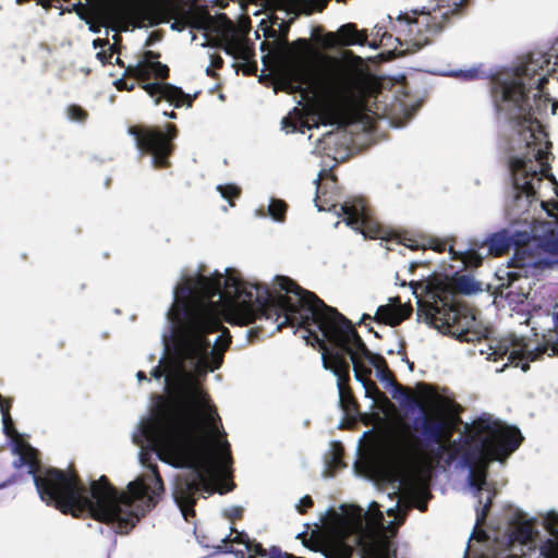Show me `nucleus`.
I'll use <instances>...</instances> for the list:
<instances>
[{"label": "nucleus", "instance_id": "1", "mask_svg": "<svg viewBox=\"0 0 558 558\" xmlns=\"http://www.w3.org/2000/svg\"><path fill=\"white\" fill-rule=\"evenodd\" d=\"M221 316L239 326L264 316L277 329H303V339L319 345L323 367L337 377L341 402L351 363L366 397L378 391L369 380L375 368L377 379L393 398H410L390 375L385 359L367 349L350 320L290 278L276 276L270 290L244 279L234 268L223 272L207 271L203 265L183 268L166 311V459L186 469L172 493L185 521L194 515L199 495L233 488L225 481L232 463L230 445L203 386L209 374L221 368L231 344Z\"/></svg>", "mask_w": 558, "mask_h": 558}, {"label": "nucleus", "instance_id": "2", "mask_svg": "<svg viewBox=\"0 0 558 558\" xmlns=\"http://www.w3.org/2000/svg\"><path fill=\"white\" fill-rule=\"evenodd\" d=\"M550 80L558 84V54L532 56L523 64L501 71L492 80L499 143L509 151L512 191L506 209L513 219L539 206L547 217L558 221L546 203L536 197L537 186L548 175L550 146L539 116L549 105L553 114L558 109V102L544 89Z\"/></svg>", "mask_w": 558, "mask_h": 558}, {"label": "nucleus", "instance_id": "3", "mask_svg": "<svg viewBox=\"0 0 558 558\" xmlns=\"http://www.w3.org/2000/svg\"><path fill=\"white\" fill-rule=\"evenodd\" d=\"M403 496L395 507L386 509L387 515L376 501L367 510L355 505H341L335 512L329 533L322 549L325 558H397L393 538L403 523L407 511L416 507L426 510V502H416V495L429 494L418 483L399 482Z\"/></svg>", "mask_w": 558, "mask_h": 558}, {"label": "nucleus", "instance_id": "4", "mask_svg": "<svg viewBox=\"0 0 558 558\" xmlns=\"http://www.w3.org/2000/svg\"><path fill=\"white\" fill-rule=\"evenodd\" d=\"M464 448L460 457V465L468 470L466 484L473 497L476 522L471 534L464 558H518L515 555L497 550L498 541L490 543L489 536L480 526L485 522L496 489L487 481V468L494 460L504 461L521 445L523 436L515 426H510L483 413L465 427L460 437Z\"/></svg>", "mask_w": 558, "mask_h": 558}, {"label": "nucleus", "instance_id": "5", "mask_svg": "<svg viewBox=\"0 0 558 558\" xmlns=\"http://www.w3.org/2000/svg\"><path fill=\"white\" fill-rule=\"evenodd\" d=\"M301 44L296 54L281 66L276 90L300 92L302 96L319 94L324 100L318 105L313 126L347 128L355 123L361 114L355 105L363 89L361 70L353 64L333 59L318 72L308 58V41Z\"/></svg>", "mask_w": 558, "mask_h": 558}, {"label": "nucleus", "instance_id": "6", "mask_svg": "<svg viewBox=\"0 0 558 558\" xmlns=\"http://www.w3.org/2000/svg\"><path fill=\"white\" fill-rule=\"evenodd\" d=\"M525 229L512 226L486 235L481 247L486 246L489 255L500 256L511 246L515 247L508 262L507 282L502 286L512 288L522 278L538 276L543 270L558 265L551 260V251L558 245V221L542 220L527 216L522 219Z\"/></svg>", "mask_w": 558, "mask_h": 558}, {"label": "nucleus", "instance_id": "7", "mask_svg": "<svg viewBox=\"0 0 558 558\" xmlns=\"http://www.w3.org/2000/svg\"><path fill=\"white\" fill-rule=\"evenodd\" d=\"M454 291L449 282L437 280L425 286L424 298H417L418 319L444 335L461 342H474L483 337L476 320L465 308L453 303Z\"/></svg>", "mask_w": 558, "mask_h": 558}, {"label": "nucleus", "instance_id": "8", "mask_svg": "<svg viewBox=\"0 0 558 558\" xmlns=\"http://www.w3.org/2000/svg\"><path fill=\"white\" fill-rule=\"evenodd\" d=\"M435 407L432 413H426L420 407L418 414L412 420V425L418 432L417 441L411 442L404 438L403 434L393 437L392 447L398 459L404 461V457H415L422 460L430 456L440 458L447 450V441L450 437L449 421L447 413L452 411L453 402L442 398L437 393H432Z\"/></svg>", "mask_w": 558, "mask_h": 558}, {"label": "nucleus", "instance_id": "9", "mask_svg": "<svg viewBox=\"0 0 558 558\" xmlns=\"http://www.w3.org/2000/svg\"><path fill=\"white\" fill-rule=\"evenodd\" d=\"M323 179V171L314 180L316 184L315 206L318 211L332 213L335 217H341L342 221L352 230L361 233L365 239H380L389 241L392 232L383 227L376 219H374L366 206L365 199L362 197H352L342 203L330 197H323L322 186L319 184Z\"/></svg>", "mask_w": 558, "mask_h": 558}, {"label": "nucleus", "instance_id": "10", "mask_svg": "<svg viewBox=\"0 0 558 558\" xmlns=\"http://www.w3.org/2000/svg\"><path fill=\"white\" fill-rule=\"evenodd\" d=\"M129 134L133 137L140 154L150 157L154 167L165 168L169 166V157L173 149L172 141L177 137L175 125L167 124L165 130L131 126Z\"/></svg>", "mask_w": 558, "mask_h": 558}, {"label": "nucleus", "instance_id": "11", "mask_svg": "<svg viewBox=\"0 0 558 558\" xmlns=\"http://www.w3.org/2000/svg\"><path fill=\"white\" fill-rule=\"evenodd\" d=\"M423 98L418 94L410 93L408 85L400 86L393 94L389 105L388 114L393 119V125L401 128L410 120L421 107Z\"/></svg>", "mask_w": 558, "mask_h": 558}, {"label": "nucleus", "instance_id": "12", "mask_svg": "<svg viewBox=\"0 0 558 558\" xmlns=\"http://www.w3.org/2000/svg\"><path fill=\"white\" fill-rule=\"evenodd\" d=\"M338 35L344 46L367 45L374 50L384 45V40L392 38L381 26L376 25L368 34L366 31H357L355 25L351 23L342 25L338 29Z\"/></svg>", "mask_w": 558, "mask_h": 558}, {"label": "nucleus", "instance_id": "13", "mask_svg": "<svg viewBox=\"0 0 558 558\" xmlns=\"http://www.w3.org/2000/svg\"><path fill=\"white\" fill-rule=\"evenodd\" d=\"M143 88L155 99L156 104L160 100H165L175 108H180L183 105L187 107L192 106L193 98L174 85L155 82L147 83Z\"/></svg>", "mask_w": 558, "mask_h": 558}, {"label": "nucleus", "instance_id": "14", "mask_svg": "<svg viewBox=\"0 0 558 558\" xmlns=\"http://www.w3.org/2000/svg\"><path fill=\"white\" fill-rule=\"evenodd\" d=\"M157 56L153 51H145L142 59L137 61L134 74L141 80H147L150 75L158 78L168 76V66L156 61Z\"/></svg>", "mask_w": 558, "mask_h": 558}, {"label": "nucleus", "instance_id": "15", "mask_svg": "<svg viewBox=\"0 0 558 558\" xmlns=\"http://www.w3.org/2000/svg\"><path fill=\"white\" fill-rule=\"evenodd\" d=\"M534 531L530 523H520L513 527L507 537V545L514 546L517 543L527 549L533 547Z\"/></svg>", "mask_w": 558, "mask_h": 558}, {"label": "nucleus", "instance_id": "16", "mask_svg": "<svg viewBox=\"0 0 558 558\" xmlns=\"http://www.w3.org/2000/svg\"><path fill=\"white\" fill-rule=\"evenodd\" d=\"M405 317L407 314L401 308V306H395L389 304L378 306L375 313V318L377 322L390 326L399 325Z\"/></svg>", "mask_w": 558, "mask_h": 558}, {"label": "nucleus", "instance_id": "17", "mask_svg": "<svg viewBox=\"0 0 558 558\" xmlns=\"http://www.w3.org/2000/svg\"><path fill=\"white\" fill-rule=\"evenodd\" d=\"M288 206L284 201L278 198H270L269 204L265 209L260 208L255 211V216L259 218L270 217L272 221L282 223L286 220Z\"/></svg>", "mask_w": 558, "mask_h": 558}, {"label": "nucleus", "instance_id": "18", "mask_svg": "<svg viewBox=\"0 0 558 558\" xmlns=\"http://www.w3.org/2000/svg\"><path fill=\"white\" fill-rule=\"evenodd\" d=\"M227 52L245 62H250L255 54L253 47L245 40H235L228 46Z\"/></svg>", "mask_w": 558, "mask_h": 558}, {"label": "nucleus", "instance_id": "19", "mask_svg": "<svg viewBox=\"0 0 558 558\" xmlns=\"http://www.w3.org/2000/svg\"><path fill=\"white\" fill-rule=\"evenodd\" d=\"M441 76L456 77L462 81H474L480 77V66L437 72Z\"/></svg>", "mask_w": 558, "mask_h": 558}, {"label": "nucleus", "instance_id": "20", "mask_svg": "<svg viewBox=\"0 0 558 558\" xmlns=\"http://www.w3.org/2000/svg\"><path fill=\"white\" fill-rule=\"evenodd\" d=\"M449 253L452 255V258L461 259V262L468 267H477L482 263V256L473 250L456 252L450 247Z\"/></svg>", "mask_w": 558, "mask_h": 558}, {"label": "nucleus", "instance_id": "21", "mask_svg": "<svg viewBox=\"0 0 558 558\" xmlns=\"http://www.w3.org/2000/svg\"><path fill=\"white\" fill-rule=\"evenodd\" d=\"M456 289L464 294H472L481 290L480 283L468 275H462L456 279Z\"/></svg>", "mask_w": 558, "mask_h": 558}, {"label": "nucleus", "instance_id": "22", "mask_svg": "<svg viewBox=\"0 0 558 558\" xmlns=\"http://www.w3.org/2000/svg\"><path fill=\"white\" fill-rule=\"evenodd\" d=\"M216 190L221 198L228 201L230 207L234 206L233 201L241 194V189L233 183L218 184Z\"/></svg>", "mask_w": 558, "mask_h": 558}, {"label": "nucleus", "instance_id": "23", "mask_svg": "<svg viewBox=\"0 0 558 558\" xmlns=\"http://www.w3.org/2000/svg\"><path fill=\"white\" fill-rule=\"evenodd\" d=\"M65 116L71 122L84 124L87 121L88 112L78 105H69L65 108Z\"/></svg>", "mask_w": 558, "mask_h": 558}, {"label": "nucleus", "instance_id": "24", "mask_svg": "<svg viewBox=\"0 0 558 558\" xmlns=\"http://www.w3.org/2000/svg\"><path fill=\"white\" fill-rule=\"evenodd\" d=\"M537 558H558V538L545 539L539 545Z\"/></svg>", "mask_w": 558, "mask_h": 558}, {"label": "nucleus", "instance_id": "25", "mask_svg": "<svg viewBox=\"0 0 558 558\" xmlns=\"http://www.w3.org/2000/svg\"><path fill=\"white\" fill-rule=\"evenodd\" d=\"M304 126L302 121L300 119H294L292 118L291 114H289L288 117L283 118L282 121H281V129L286 132V133H295V132H299L300 131V128ZM301 132L303 133V131L301 130Z\"/></svg>", "mask_w": 558, "mask_h": 558}, {"label": "nucleus", "instance_id": "26", "mask_svg": "<svg viewBox=\"0 0 558 558\" xmlns=\"http://www.w3.org/2000/svg\"><path fill=\"white\" fill-rule=\"evenodd\" d=\"M244 512V508L242 506H229L222 510V514L229 521H234L235 519H240Z\"/></svg>", "mask_w": 558, "mask_h": 558}, {"label": "nucleus", "instance_id": "27", "mask_svg": "<svg viewBox=\"0 0 558 558\" xmlns=\"http://www.w3.org/2000/svg\"><path fill=\"white\" fill-rule=\"evenodd\" d=\"M313 506V500L310 496H304L302 497L296 504H295V509L300 512V513H304L306 511V509L311 508Z\"/></svg>", "mask_w": 558, "mask_h": 558}, {"label": "nucleus", "instance_id": "28", "mask_svg": "<svg viewBox=\"0 0 558 558\" xmlns=\"http://www.w3.org/2000/svg\"><path fill=\"white\" fill-rule=\"evenodd\" d=\"M546 523L549 525V530L553 534H558V531H554L551 525L558 524V513L554 510L547 512L545 517Z\"/></svg>", "mask_w": 558, "mask_h": 558}, {"label": "nucleus", "instance_id": "29", "mask_svg": "<svg viewBox=\"0 0 558 558\" xmlns=\"http://www.w3.org/2000/svg\"><path fill=\"white\" fill-rule=\"evenodd\" d=\"M429 247L436 252H442L446 248V243L437 239H432L429 241Z\"/></svg>", "mask_w": 558, "mask_h": 558}, {"label": "nucleus", "instance_id": "30", "mask_svg": "<svg viewBox=\"0 0 558 558\" xmlns=\"http://www.w3.org/2000/svg\"><path fill=\"white\" fill-rule=\"evenodd\" d=\"M77 14L78 16L82 19V20H85L87 24H89V31L94 34H98L100 32V26L99 25H96L94 23H90L83 11H77Z\"/></svg>", "mask_w": 558, "mask_h": 558}, {"label": "nucleus", "instance_id": "31", "mask_svg": "<svg viewBox=\"0 0 558 558\" xmlns=\"http://www.w3.org/2000/svg\"><path fill=\"white\" fill-rule=\"evenodd\" d=\"M114 84H116L117 88L120 90H122V89L131 90L133 88V85L129 86L128 83L122 78L117 80L114 82Z\"/></svg>", "mask_w": 558, "mask_h": 558}, {"label": "nucleus", "instance_id": "32", "mask_svg": "<svg viewBox=\"0 0 558 558\" xmlns=\"http://www.w3.org/2000/svg\"><path fill=\"white\" fill-rule=\"evenodd\" d=\"M331 464L335 469H339V468L343 466V464L341 462V458L338 453H333V457L331 459Z\"/></svg>", "mask_w": 558, "mask_h": 558}, {"label": "nucleus", "instance_id": "33", "mask_svg": "<svg viewBox=\"0 0 558 558\" xmlns=\"http://www.w3.org/2000/svg\"><path fill=\"white\" fill-rule=\"evenodd\" d=\"M336 185V180L333 177H328L325 183V186L332 189Z\"/></svg>", "mask_w": 558, "mask_h": 558}, {"label": "nucleus", "instance_id": "34", "mask_svg": "<svg viewBox=\"0 0 558 558\" xmlns=\"http://www.w3.org/2000/svg\"><path fill=\"white\" fill-rule=\"evenodd\" d=\"M136 378H137L138 381H142V380H145L147 377H146V374L144 372L138 371L136 373Z\"/></svg>", "mask_w": 558, "mask_h": 558}, {"label": "nucleus", "instance_id": "35", "mask_svg": "<svg viewBox=\"0 0 558 558\" xmlns=\"http://www.w3.org/2000/svg\"><path fill=\"white\" fill-rule=\"evenodd\" d=\"M417 389L421 391V392H427L429 390L428 386L426 384H418L417 385Z\"/></svg>", "mask_w": 558, "mask_h": 558}, {"label": "nucleus", "instance_id": "36", "mask_svg": "<svg viewBox=\"0 0 558 558\" xmlns=\"http://www.w3.org/2000/svg\"><path fill=\"white\" fill-rule=\"evenodd\" d=\"M211 64L215 66H220L222 64V60L220 57L214 58Z\"/></svg>", "mask_w": 558, "mask_h": 558}, {"label": "nucleus", "instance_id": "37", "mask_svg": "<svg viewBox=\"0 0 558 558\" xmlns=\"http://www.w3.org/2000/svg\"><path fill=\"white\" fill-rule=\"evenodd\" d=\"M163 116L167 117V118H170V119H175L177 118V114H175L174 111H171V112L163 111Z\"/></svg>", "mask_w": 558, "mask_h": 558}, {"label": "nucleus", "instance_id": "38", "mask_svg": "<svg viewBox=\"0 0 558 558\" xmlns=\"http://www.w3.org/2000/svg\"><path fill=\"white\" fill-rule=\"evenodd\" d=\"M206 73H207L208 75H210L211 71H210V68H209V66H207V68H206Z\"/></svg>", "mask_w": 558, "mask_h": 558}, {"label": "nucleus", "instance_id": "39", "mask_svg": "<svg viewBox=\"0 0 558 558\" xmlns=\"http://www.w3.org/2000/svg\"><path fill=\"white\" fill-rule=\"evenodd\" d=\"M74 8H75V9H76V8H82V3H76V4H74Z\"/></svg>", "mask_w": 558, "mask_h": 558}, {"label": "nucleus", "instance_id": "40", "mask_svg": "<svg viewBox=\"0 0 558 558\" xmlns=\"http://www.w3.org/2000/svg\"><path fill=\"white\" fill-rule=\"evenodd\" d=\"M365 318H371V316H369V315H367V314H364V315H363V319H365Z\"/></svg>", "mask_w": 558, "mask_h": 558}, {"label": "nucleus", "instance_id": "41", "mask_svg": "<svg viewBox=\"0 0 558 558\" xmlns=\"http://www.w3.org/2000/svg\"><path fill=\"white\" fill-rule=\"evenodd\" d=\"M339 223H340V221H339V220H337V221L335 222V225H333V226H335V227H338V226H339Z\"/></svg>", "mask_w": 558, "mask_h": 558}, {"label": "nucleus", "instance_id": "42", "mask_svg": "<svg viewBox=\"0 0 558 558\" xmlns=\"http://www.w3.org/2000/svg\"><path fill=\"white\" fill-rule=\"evenodd\" d=\"M517 288H518L519 290H523V289H524L521 284H519Z\"/></svg>", "mask_w": 558, "mask_h": 558}, {"label": "nucleus", "instance_id": "43", "mask_svg": "<svg viewBox=\"0 0 558 558\" xmlns=\"http://www.w3.org/2000/svg\"><path fill=\"white\" fill-rule=\"evenodd\" d=\"M216 379H217V380H220V379H221V376H220V375H217V376H216Z\"/></svg>", "mask_w": 558, "mask_h": 558}, {"label": "nucleus", "instance_id": "44", "mask_svg": "<svg viewBox=\"0 0 558 558\" xmlns=\"http://www.w3.org/2000/svg\"><path fill=\"white\" fill-rule=\"evenodd\" d=\"M98 41H99V40H94V46H95V47H97V43H98Z\"/></svg>", "mask_w": 558, "mask_h": 558}]
</instances>
